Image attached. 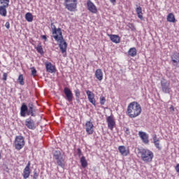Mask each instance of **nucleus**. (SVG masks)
Wrapping results in <instances>:
<instances>
[{
	"label": "nucleus",
	"mask_w": 179,
	"mask_h": 179,
	"mask_svg": "<svg viewBox=\"0 0 179 179\" xmlns=\"http://www.w3.org/2000/svg\"><path fill=\"white\" fill-rule=\"evenodd\" d=\"M51 29L52 30V34L55 40L59 43V47L62 52H66V48L68 47V43L64 39V36H62V31H61V28L57 29L54 25V23H51Z\"/></svg>",
	"instance_id": "nucleus-1"
},
{
	"label": "nucleus",
	"mask_w": 179,
	"mask_h": 179,
	"mask_svg": "<svg viewBox=\"0 0 179 179\" xmlns=\"http://www.w3.org/2000/svg\"><path fill=\"white\" fill-rule=\"evenodd\" d=\"M36 106L33 103H29L28 106L25 103H22L20 108L21 117H26V115H31V117L36 116Z\"/></svg>",
	"instance_id": "nucleus-2"
},
{
	"label": "nucleus",
	"mask_w": 179,
	"mask_h": 179,
	"mask_svg": "<svg viewBox=\"0 0 179 179\" xmlns=\"http://www.w3.org/2000/svg\"><path fill=\"white\" fill-rule=\"evenodd\" d=\"M127 113L130 118H135L142 113V108L138 102H131L127 107Z\"/></svg>",
	"instance_id": "nucleus-3"
},
{
	"label": "nucleus",
	"mask_w": 179,
	"mask_h": 179,
	"mask_svg": "<svg viewBox=\"0 0 179 179\" xmlns=\"http://www.w3.org/2000/svg\"><path fill=\"white\" fill-rule=\"evenodd\" d=\"M138 155L145 163H149L153 159V152L145 148H138Z\"/></svg>",
	"instance_id": "nucleus-4"
},
{
	"label": "nucleus",
	"mask_w": 179,
	"mask_h": 179,
	"mask_svg": "<svg viewBox=\"0 0 179 179\" xmlns=\"http://www.w3.org/2000/svg\"><path fill=\"white\" fill-rule=\"evenodd\" d=\"M64 6L66 9H68L70 12H73L78 6V0H65Z\"/></svg>",
	"instance_id": "nucleus-5"
},
{
	"label": "nucleus",
	"mask_w": 179,
	"mask_h": 179,
	"mask_svg": "<svg viewBox=\"0 0 179 179\" xmlns=\"http://www.w3.org/2000/svg\"><path fill=\"white\" fill-rule=\"evenodd\" d=\"M15 149L20 150L24 146V138L22 136H17L14 142Z\"/></svg>",
	"instance_id": "nucleus-6"
},
{
	"label": "nucleus",
	"mask_w": 179,
	"mask_h": 179,
	"mask_svg": "<svg viewBox=\"0 0 179 179\" xmlns=\"http://www.w3.org/2000/svg\"><path fill=\"white\" fill-rule=\"evenodd\" d=\"M161 87L162 89V92L164 93L170 94V92H171V87H170V82L166 79H162L161 80Z\"/></svg>",
	"instance_id": "nucleus-7"
},
{
	"label": "nucleus",
	"mask_w": 179,
	"mask_h": 179,
	"mask_svg": "<svg viewBox=\"0 0 179 179\" xmlns=\"http://www.w3.org/2000/svg\"><path fill=\"white\" fill-rule=\"evenodd\" d=\"M64 93L66 96V100L71 103V101H73V94L72 93V91L69 87H64Z\"/></svg>",
	"instance_id": "nucleus-8"
},
{
	"label": "nucleus",
	"mask_w": 179,
	"mask_h": 179,
	"mask_svg": "<svg viewBox=\"0 0 179 179\" xmlns=\"http://www.w3.org/2000/svg\"><path fill=\"white\" fill-rule=\"evenodd\" d=\"M87 8L88 10H90V12H91L92 13H97V8L94 5V3L92 2V1L87 0Z\"/></svg>",
	"instance_id": "nucleus-9"
},
{
	"label": "nucleus",
	"mask_w": 179,
	"mask_h": 179,
	"mask_svg": "<svg viewBox=\"0 0 179 179\" xmlns=\"http://www.w3.org/2000/svg\"><path fill=\"white\" fill-rule=\"evenodd\" d=\"M25 125L29 129H36V124H34V120L29 117L25 120Z\"/></svg>",
	"instance_id": "nucleus-10"
},
{
	"label": "nucleus",
	"mask_w": 179,
	"mask_h": 179,
	"mask_svg": "<svg viewBox=\"0 0 179 179\" xmlns=\"http://www.w3.org/2000/svg\"><path fill=\"white\" fill-rule=\"evenodd\" d=\"M106 121L108 122V127L109 129H114V127L115 125V121H114V119L113 118V116H109L107 117Z\"/></svg>",
	"instance_id": "nucleus-11"
},
{
	"label": "nucleus",
	"mask_w": 179,
	"mask_h": 179,
	"mask_svg": "<svg viewBox=\"0 0 179 179\" xmlns=\"http://www.w3.org/2000/svg\"><path fill=\"white\" fill-rule=\"evenodd\" d=\"M30 162H28L27 166L24 168L23 171V178L27 179L30 176Z\"/></svg>",
	"instance_id": "nucleus-12"
},
{
	"label": "nucleus",
	"mask_w": 179,
	"mask_h": 179,
	"mask_svg": "<svg viewBox=\"0 0 179 179\" xmlns=\"http://www.w3.org/2000/svg\"><path fill=\"white\" fill-rule=\"evenodd\" d=\"M85 128L89 135H92V134H93V131H94L93 123L92 122L90 121L87 122L85 124Z\"/></svg>",
	"instance_id": "nucleus-13"
},
{
	"label": "nucleus",
	"mask_w": 179,
	"mask_h": 179,
	"mask_svg": "<svg viewBox=\"0 0 179 179\" xmlns=\"http://www.w3.org/2000/svg\"><path fill=\"white\" fill-rule=\"evenodd\" d=\"M87 96H88V100L93 104V106H96V99H94V94L91 91L87 90L86 92Z\"/></svg>",
	"instance_id": "nucleus-14"
},
{
	"label": "nucleus",
	"mask_w": 179,
	"mask_h": 179,
	"mask_svg": "<svg viewBox=\"0 0 179 179\" xmlns=\"http://www.w3.org/2000/svg\"><path fill=\"white\" fill-rule=\"evenodd\" d=\"M138 135L141 138L143 143H145V144L149 143V136H148L146 133L143 131H139Z\"/></svg>",
	"instance_id": "nucleus-15"
},
{
	"label": "nucleus",
	"mask_w": 179,
	"mask_h": 179,
	"mask_svg": "<svg viewBox=\"0 0 179 179\" xmlns=\"http://www.w3.org/2000/svg\"><path fill=\"white\" fill-rule=\"evenodd\" d=\"M172 62L175 66H178L179 64V53H174L171 56Z\"/></svg>",
	"instance_id": "nucleus-16"
},
{
	"label": "nucleus",
	"mask_w": 179,
	"mask_h": 179,
	"mask_svg": "<svg viewBox=\"0 0 179 179\" xmlns=\"http://www.w3.org/2000/svg\"><path fill=\"white\" fill-rule=\"evenodd\" d=\"M95 76L98 80H103V71H101V69H98L96 70Z\"/></svg>",
	"instance_id": "nucleus-17"
},
{
	"label": "nucleus",
	"mask_w": 179,
	"mask_h": 179,
	"mask_svg": "<svg viewBox=\"0 0 179 179\" xmlns=\"http://www.w3.org/2000/svg\"><path fill=\"white\" fill-rule=\"evenodd\" d=\"M118 150L120 153H121L122 156H128V151H127V148H125V146L124 145L119 146Z\"/></svg>",
	"instance_id": "nucleus-18"
},
{
	"label": "nucleus",
	"mask_w": 179,
	"mask_h": 179,
	"mask_svg": "<svg viewBox=\"0 0 179 179\" xmlns=\"http://www.w3.org/2000/svg\"><path fill=\"white\" fill-rule=\"evenodd\" d=\"M45 66L48 72H50V73L55 72V67L52 66L51 63L45 64Z\"/></svg>",
	"instance_id": "nucleus-19"
},
{
	"label": "nucleus",
	"mask_w": 179,
	"mask_h": 179,
	"mask_svg": "<svg viewBox=\"0 0 179 179\" xmlns=\"http://www.w3.org/2000/svg\"><path fill=\"white\" fill-rule=\"evenodd\" d=\"M110 38L111 41H113V43H115L116 44H118V43H120L121 40L120 38V36H118L117 35H110Z\"/></svg>",
	"instance_id": "nucleus-20"
},
{
	"label": "nucleus",
	"mask_w": 179,
	"mask_h": 179,
	"mask_svg": "<svg viewBox=\"0 0 179 179\" xmlns=\"http://www.w3.org/2000/svg\"><path fill=\"white\" fill-rule=\"evenodd\" d=\"M57 160V164H58V166L64 169L65 167V160L64 159V158L62 157Z\"/></svg>",
	"instance_id": "nucleus-21"
},
{
	"label": "nucleus",
	"mask_w": 179,
	"mask_h": 179,
	"mask_svg": "<svg viewBox=\"0 0 179 179\" xmlns=\"http://www.w3.org/2000/svg\"><path fill=\"white\" fill-rule=\"evenodd\" d=\"M167 20H168V22H171V23H175L176 17H174V14L169 13L167 16Z\"/></svg>",
	"instance_id": "nucleus-22"
},
{
	"label": "nucleus",
	"mask_w": 179,
	"mask_h": 179,
	"mask_svg": "<svg viewBox=\"0 0 179 179\" xmlns=\"http://www.w3.org/2000/svg\"><path fill=\"white\" fill-rule=\"evenodd\" d=\"M136 13L138 15V17L139 19H143V15L142 13V7L139 6L136 9Z\"/></svg>",
	"instance_id": "nucleus-23"
},
{
	"label": "nucleus",
	"mask_w": 179,
	"mask_h": 179,
	"mask_svg": "<svg viewBox=\"0 0 179 179\" xmlns=\"http://www.w3.org/2000/svg\"><path fill=\"white\" fill-rule=\"evenodd\" d=\"M81 166L83 169H86L87 167V161L85 157H82L80 158Z\"/></svg>",
	"instance_id": "nucleus-24"
},
{
	"label": "nucleus",
	"mask_w": 179,
	"mask_h": 179,
	"mask_svg": "<svg viewBox=\"0 0 179 179\" xmlns=\"http://www.w3.org/2000/svg\"><path fill=\"white\" fill-rule=\"evenodd\" d=\"M6 8L8 7H5V6H0V15L1 16H4V17L6 16V13H7Z\"/></svg>",
	"instance_id": "nucleus-25"
},
{
	"label": "nucleus",
	"mask_w": 179,
	"mask_h": 179,
	"mask_svg": "<svg viewBox=\"0 0 179 179\" xmlns=\"http://www.w3.org/2000/svg\"><path fill=\"white\" fill-rule=\"evenodd\" d=\"M128 54L130 57H135V55H136V48H132L129 49Z\"/></svg>",
	"instance_id": "nucleus-26"
},
{
	"label": "nucleus",
	"mask_w": 179,
	"mask_h": 179,
	"mask_svg": "<svg viewBox=\"0 0 179 179\" xmlns=\"http://www.w3.org/2000/svg\"><path fill=\"white\" fill-rule=\"evenodd\" d=\"M25 19L27 22H33V15L30 13H27L25 15Z\"/></svg>",
	"instance_id": "nucleus-27"
},
{
	"label": "nucleus",
	"mask_w": 179,
	"mask_h": 179,
	"mask_svg": "<svg viewBox=\"0 0 179 179\" xmlns=\"http://www.w3.org/2000/svg\"><path fill=\"white\" fill-rule=\"evenodd\" d=\"M36 51L39 52V54H44V50H43V46H41V43H39L36 47Z\"/></svg>",
	"instance_id": "nucleus-28"
},
{
	"label": "nucleus",
	"mask_w": 179,
	"mask_h": 179,
	"mask_svg": "<svg viewBox=\"0 0 179 179\" xmlns=\"http://www.w3.org/2000/svg\"><path fill=\"white\" fill-rule=\"evenodd\" d=\"M18 82H19L20 85H21L22 86H23V85H24V79L23 78V74H20L19 76Z\"/></svg>",
	"instance_id": "nucleus-29"
},
{
	"label": "nucleus",
	"mask_w": 179,
	"mask_h": 179,
	"mask_svg": "<svg viewBox=\"0 0 179 179\" xmlns=\"http://www.w3.org/2000/svg\"><path fill=\"white\" fill-rule=\"evenodd\" d=\"M74 93L76 94L77 101H79V99L80 98V91L77 89L74 91Z\"/></svg>",
	"instance_id": "nucleus-30"
},
{
	"label": "nucleus",
	"mask_w": 179,
	"mask_h": 179,
	"mask_svg": "<svg viewBox=\"0 0 179 179\" xmlns=\"http://www.w3.org/2000/svg\"><path fill=\"white\" fill-rule=\"evenodd\" d=\"M9 1L10 0H0V2L3 6L8 7L9 6Z\"/></svg>",
	"instance_id": "nucleus-31"
},
{
	"label": "nucleus",
	"mask_w": 179,
	"mask_h": 179,
	"mask_svg": "<svg viewBox=\"0 0 179 179\" xmlns=\"http://www.w3.org/2000/svg\"><path fill=\"white\" fill-rule=\"evenodd\" d=\"M55 158L56 160H58L59 159H62V155H61V152H58V151H56L55 152Z\"/></svg>",
	"instance_id": "nucleus-32"
},
{
	"label": "nucleus",
	"mask_w": 179,
	"mask_h": 179,
	"mask_svg": "<svg viewBox=\"0 0 179 179\" xmlns=\"http://www.w3.org/2000/svg\"><path fill=\"white\" fill-rule=\"evenodd\" d=\"M31 75L32 76H37V70L34 67L31 68Z\"/></svg>",
	"instance_id": "nucleus-33"
},
{
	"label": "nucleus",
	"mask_w": 179,
	"mask_h": 179,
	"mask_svg": "<svg viewBox=\"0 0 179 179\" xmlns=\"http://www.w3.org/2000/svg\"><path fill=\"white\" fill-rule=\"evenodd\" d=\"M154 145L158 150H162V147H160V143H159V141H155V143H154Z\"/></svg>",
	"instance_id": "nucleus-34"
},
{
	"label": "nucleus",
	"mask_w": 179,
	"mask_h": 179,
	"mask_svg": "<svg viewBox=\"0 0 179 179\" xmlns=\"http://www.w3.org/2000/svg\"><path fill=\"white\" fill-rule=\"evenodd\" d=\"M100 103L101 106H104V103H106V98L104 96L100 97Z\"/></svg>",
	"instance_id": "nucleus-35"
},
{
	"label": "nucleus",
	"mask_w": 179,
	"mask_h": 179,
	"mask_svg": "<svg viewBox=\"0 0 179 179\" xmlns=\"http://www.w3.org/2000/svg\"><path fill=\"white\" fill-rule=\"evenodd\" d=\"M128 27H129V29H131V30H136L135 25H134V24L129 23Z\"/></svg>",
	"instance_id": "nucleus-36"
},
{
	"label": "nucleus",
	"mask_w": 179,
	"mask_h": 179,
	"mask_svg": "<svg viewBox=\"0 0 179 179\" xmlns=\"http://www.w3.org/2000/svg\"><path fill=\"white\" fill-rule=\"evenodd\" d=\"M34 179H37L38 178V173H37V171H34V176H33Z\"/></svg>",
	"instance_id": "nucleus-37"
},
{
	"label": "nucleus",
	"mask_w": 179,
	"mask_h": 179,
	"mask_svg": "<svg viewBox=\"0 0 179 179\" xmlns=\"http://www.w3.org/2000/svg\"><path fill=\"white\" fill-rule=\"evenodd\" d=\"M153 141H154V143H155V142H159V140L157 139V136H156V134H155V135L153 136Z\"/></svg>",
	"instance_id": "nucleus-38"
},
{
	"label": "nucleus",
	"mask_w": 179,
	"mask_h": 179,
	"mask_svg": "<svg viewBox=\"0 0 179 179\" xmlns=\"http://www.w3.org/2000/svg\"><path fill=\"white\" fill-rule=\"evenodd\" d=\"M77 152L78 157H80V156H82V150H80V148H78Z\"/></svg>",
	"instance_id": "nucleus-39"
},
{
	"label": "nucleus",
	"mask_w": 179,
	"mask_h": 179,
	"mask_svg": "<svg viewBox=\"0 0 179 179\" xmlns=\"http://www.w3.org/2000/svg\"><path fill=\"white\" fill-rule=\"evenodd\" d=\"M6 78H8V73H4L3 75V80H6Z\"/></svg>",
	"instance_id": "nucleus-40"
},
{
	"label": "nucleus",
	"mask_w": 179,
	"mask_h": 179,
	"mask_svg": "<svg viewBox=\"0 0 179 179\" xmlns=\"http://www.w3.org/2000/svg\"><path fill=\"white\" fill-rule=\"evenodd\" d=\"M5 26L6 27V29H10V24H9V22H6Z\"/></svg>",
	"instance_id": "nucleus-41"
},
{
	"label": "nucleus",
	"mask_w": 179,
	"mask_h": 179,
	"mask_svg": "<svg viewBox=\"0 0 179 179\" xmlns=\"http://www.w3.org/2000/svg\"><path fill=\"white\" fill-rule=\"evenodd\" d=\"M176 171L179 173V164H178L176 166Z\"/></svg>",
	"instance_id": "nucleus-42"
},
{
	"label": "nucleus",
	"mask_w": 179,
	"mask_h": 179,
	"mask_svg": "<svg viewBox=\"0 0 179 179\" xmlns=\"http://www.w3.org/2000/svg\"><path fill=\"white\" fill-rule=\"evenodd\" d=\"M111 3H113V5H115V3H117V0H110Z\"/></svg>",
	"instance_id": "nucleus-43"
},
{
	"label": "nucleus",
	"mask_w": 179,
	"mask_h": 179,
	"mask_svg": "<svg viewBox=\"0 0 179 179\" xmlns=\"http://www.w3.org/2000/svg\"><path fill=\"white\" fill-rule=\"evenodd\" d=\"M41 38H43V40H47V36L45 35L41 36Z\"/></svg>",
	"instance_id": "nucleus-44"
},
{
	"label": "nucleus",
	"mask_w": 179,
	"mask_h": 179,
	"mask_svg": "<svg viewBox=\"0 0 179 179\" xmlns=\"http://www.w3.org/2000/svg\"><path fill=\"white\" fill-rule=\"evenodd\" d=\"M170 110H172V111H174V106H171L170 107Z\"/></svg>",
	"instance_id": "nucleus-45"
},
{
	"label": "nucleus",
	"mask_w": 179,
	"mask_h": 179,
	"mask_svg": "<svg viewBox=\"0 0 179 179\" xmlns=\"http://www.w3.org/2000/svg\"><path fill=\"white\" fill-rule=\"evenodd\" d=\"M0 159H1V152H0Z\"/></svg>",
	"instance_id": "nucleus-46"
}]
</instances>
